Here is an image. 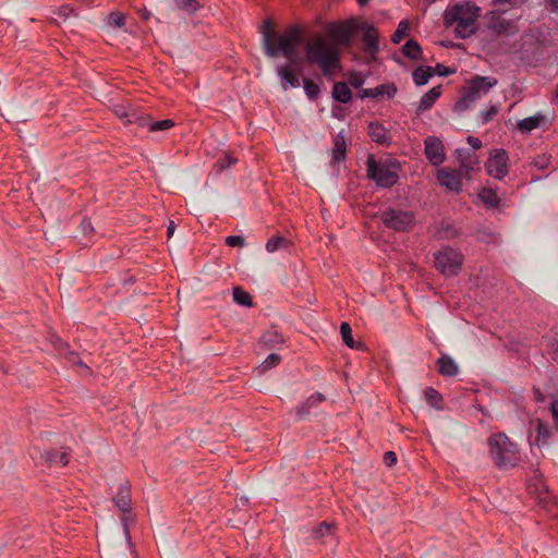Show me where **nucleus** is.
<instances>
[{
  "mask_svg": "<svg viewBox=\"0 0 558 558\" xmlns=\"http://www.w3.org/2000/svg\"><path fill=\"white\" fill-rule=\"evenodd\" d=\"M281 361L280 355L276 353H271L267 356V359L258 366V372L260 374L267 372L268 369L277 366Z\"/></svg>",
  "mask_w": 558,
  "mask_h": 558,
  "instance_id": "38",
  "label": "nucleus"
},
{
  "mask_svg": "<svg viewBox=\"0 0 558 558\" xmlns=\"http://www.w3.org/2000/svg\"><path fill=\"white\" fill-rule=\"evenodd\" d=\"M480 197L485 204H487L490 207H497L500 202L498 195L489 189H484L480 193Z\"/></svg>",
  "mask_w": 558,
  "mask_h": 558,
  "instance_id": "37",
  "label": "nucleus"
},
{
  "mask_svg": "<svg viewBox=\"0 0 558 558\" xmlns=\"http://www.w3.org/2000/svg\"><path fill=\"white\" fill-rule=\"evenodd\" d=\"M173 125L174 122L170 119L151 122L146 118L145 124L143 126H147L150 132H157L171 129Z\"/></svg>",
  "mask_w": 558,
  "mask_h": 558,
  "instance_id": "35",
  "label": "nucleus"
},
{
  "mask_svg": "<svg viewBox=\"0 0 558 558\" xmlns=\"http://www.w3.org/2000/svg\"><path fill=\"white\" fill-rule=\"evenodd\" d=\"M368 135L375 143L383 146H389L392 143V136L389 130L378 122H369Z\"/></svg>",
  "mask_w": 558,
  "mask_h": 558,
  "instance_id": "17",
  "label": "nucleus"
},
{
  "mask_svg": "<svg viewBox=\"0 0 558 558\" xmlns=\"http://www.w3.org/2000/svg\"><path fill=\"white\" fill-rule=\"evenodd\" d=\"M114 113L122 120H125V123H136L138 125H144L146 118L138 114L136 111H128L124 107L117 106L114 108Z\"/></svg>",
  "mask_w": 558,
  "mask_h": 558,
  "instance_id": "25",
  "label": "nucleus"
},
{
  "mask_svg": "<svg viewBox=\"0 0 558 558\" xmlns=\"http://www.w3.org/2000/svg\"><path fill=\"white\" fill-rule=\"evenodd\" d=\"M335 524L323 522L313 529V537L317 541L325 542L327 537H333Z\"/></svg>",
  "mask_w": 558,
  "mask_h": 558,
  "instance_id": "28",
  "label": "nucleus"
},
{
  "mask_svg": "<svg viewBox=\"0 0 558 558\" xmlns=\"http://www.w3.org/2000/svg\"><path fill=\"white\" fill-rule=\"evenodd\" d=\"M305 56L310 64L320 68L325 76H331L333 70L340 68V51L337 45L318 35L305 46Z\"/></svg>",
  "mask_w": 558,
  "mask_h": 558,
  "instance_id": "2",
  "label": "nucleus"
},
{
  "mask_svg": "<svg viewBox=\"0 0 558 558\" xmlns=\"http://www.w3.org/2000/svg\"><path fill=\"white\" fill-rule=\"evenodd\" d=\"M303 88L307 97L312 100L316 99L320 92L319 86L310 78L303 80Z\"/></svg>",
  "mask_w": 558,
  "mask_h": 558,
  "instance_id": "39",
  "label": "nucleus"
},
{
  "mask_svg": "<svg viewBox=\"0 0 558 558\" xmlns=\"http://www.w3.org/2000/svg\"><path fill=\"white\" fill-rule=\"evenodd\" d=\"M325 396L320 392H315L311 397L307 398L305 402H303L300 407L296 408V415L303 420L308 414H311L312 410L317 408L319 403L325 401Z\"/></svg>",
  "mask_w": 558,
  "mask_h": 558,
  "instance_id": "20",
  "label": "nucleus"
},
{
  "mask_svg": "<svg viewBox=\"0 0 558 558\" xmlns=\"http://www.w3.org/2000/svg\"><path fill=\"white\" fill-rule=\"evenodd\" d=\"M295 64L296 62H290L289 64L276 66V72L280 78V84L283 90H287L288 88H296L300 86V80L293 70Z\"/></svg>",
  "mask_w": 558,
  "mask_h": 558,
  "instance_id": "13",
  "label": "nucleus"
},
{
  "mask_svg": "<svg viewBox=\"0 0 558 558\" xmlns=\"http://www.w3.org/2000/svg\"><path fill=\"white\" fill-rule=\"evenodd\" d=\"M456 154L461 163V167L465 170H473L478 165L477 157L473 150L458 148Z\"/></svg>",
  "mask_w": 558,
  "mask_h": 558,
  "instance_id": "24",
  "label": "nucleus"
},
{
  "mask_svg": "<svg viewBox=\"0 0 558 558\" xmlns=\"http://www.w3.org/2000/svg\"><path fill=\"white\" fill-rule=\"evenodd\" d=\"M363 31V43L364 49L369 54H375L379 50L378 45V32L377 29L367 23H363L360 27Z\"/></svg>",
  "mask_w": 558,
  "mask_h": 558,
  "instance_id": "15",
  "label": "nucleus"
},
{
  "mask_svg": "<svg viewBox=\"0 0 558 558\" xmlns=\"http://www.w3.org/2000/svg\"><path fill=\"white\" fill-rule=\"evenodd\" d=\"M233 301L239 305L252 306L251 295L241 287H234L232 291Z\"/></svg>",
  "mask_w": 558,
  "mask_h": 558,
  "instance_id": "33",
  "label": "nucleus"
},
{
  "mask_svg": "<svg viewBox=\"0 0 558 558\" xmlns=\"http://www.w3.org/2000/svg\"><path fill=\"white\" fill-rule=\"evenodd\" d=\"M489 452L494 463L499 469L517 465L521 459L517 445L505 434H496L488 439Z\"/></svg>",
  "mask_w": 558,
  "mask_h": 558,
  "instance_id": "4",
  "label": "nucleus"
},
{
  "mask_svg": "<svg viewBox=\"0 0 558 558\" xmlns=\"http://www.w3.org/2000/svg\"><path fill=\"white\" fill-rule=\"evenodd\" d=\"M550 412L555 423L556 428L558 429V400H554L550 404Z\"/></svg>",
  "mask_w": 558,
  "mask_h": 558,
  "instance_id": "48",
  "label": "nucleus"
},
{
  "mask_svg": "<svg viewBox=\"0 0 558 558\" xmlns=\"http://www.w3.org/2000/svg\"><path fill=\"white\" fill-rule=\"evenodd\" d=\"M290 242L280 235L272 236L266 243V250L269 253H274L282 247H288Z\"/></svg>",
  "mask_w": 558,
  "mask_h": 558,
  "instance_id": "34",
  "label": "nucleus"
},
{
  "mask_svg": "<svg viewBox=\"0 0 558 558\" xmlns=\"http://www.w3.org/2000/svg\"><path fill=\"white\" fill-rule=\"evenodd\" d=\"M425 399L432 407H438L441 396L436 389L429 387L425 390Z\"/></svg>",
  "mask_w": 558,
  "mask_h": 558,
  "instance_id": "41",
  "label": "nucleus"
},
{
  "mask_svg": "<svg viewBox=\"0 0 558 558\" xmlns=\"http://www.w3.org/2000/svg\"><path fill=\"white\" fill-rule=\"evenodd\" d=\"M550 2L553 3V5H555L556 8H558V0H550Z\"/></svg>",
  "mask_w": 558,
  "mask_h": 558,
  "instance_id": "61",
  "label": "nucleus"
},
{
  "mask_svg": "<svg viewBox=\"0 0 558 558\" xmlns=\"http://www.w3.org/2000/svg\"><path fill=\"white\" fill-rule=\"evenodd\" d=\"M354 34V28L349 24H337L333 25L330 29V35L332 36V40L337 47L339 46H349Z\"/></svg>",
  "mask_w": 558,
  "mask_h": 558,
  "instance_id": "14",
  "label": "nucleus"
},
{
  "mask_svg": "<svg viewBox=\"0 0 558 558\" xmlns=\"http://www.w3.org/2000/svg\"><path fill=\"white\" fill-rule=\"evenodd\" d=\"M65 357L73 364H77V365H81V366H84V367H87L86 365H84L77 357V354L73 351H68L65 353Z\"/></svg>",
  "mask_w": 558,
  "mask_h": 558,
  "instance_id": "50",
  "label": "nucleus"
},
{
  "mask_svg": "<svg viewBox=\"0 0 558 558\" xmlns=\"http://www.w3.org/2000/svg\"><path fill=\"white\" fill-rule=\"evenodd\" d=\"M366 171L367 177L381 187H391L399 179L397 171L392 167L377 162L373 156L367 158Z\"/></svg>",
  "mask_w": 558,
  "mask_h": 558,
  "instance_id": "7",
  "label": "nucleus"
},
{
  "mask_svg": "<svg viewBox=\"0 0 558 558\" xmlns=\"http://www.w3.org/2000/svg\"><path fill=\"white\" fill-rule=\"evenodd\" d=\"M435 70H436L437 74L440 76H448V75L454 73V70L449 69L442 64H437Z\"/></svg>",
  "mask_w": 558,
  "mask_h": 558,
  "instance_id": "49",
  "label": "nucleus"
},
{
  "mask_svg": "<svg viewBox=\"0 0 558 558\" xmlns=\"http://www.w3.org/2000/svg\"><path fill=\"white\" fill-rule=\"evenodd\" d=\"M437 178L439 183L448 190L453 192H459L461 190L462 183L459 172L441 169L438 171Z\"/></svg>",
  "mask_w": 558,
  "mask_h": 558,
  "instance_id": "18",
  "label": "nucleus"
},
{
  "mask_svg": "<svg viewBox=\"0 0 558 558\" xmlns=\"http://www.w3.org/2000/svg\"><path fill=\"white\" fill-rule=\"evenodd\" d=\"M498 112L497 110V107L492 105L487 110L485 111H482L480 113V118H481V122L483 124H486L487 122H489L494 116H496Z\"/></svg>",
  "mask_w": 558,
  "mask_h": 558,
  "instance_id": "43",
  "label": "nucleus"
},
{
  "mask_svg": "<svg viewBox=\"0 0 558 558\" xmlns=\"http://www.w3.org/2000/svg\"><path fill=\"white\" fill-rule=\"evenodd\" d=\"M547 121V118L542 113L519 120L517 126L522 133H530L531 131L539 128Z\"/></svg>",
  "mask_w": 558,
  "mask_h": 558,
  "instance_id": "22",
  "label": "nucleus"
},
{
  "mask_svg": "<svg viewBox=\"0 0 558 558\" xmlns=\"http://www.w3.org/2000/svg\"><path fill=\"white\" fill-rule=\"evenodd\" d=\"M409 28H410L409 22L405 20L401 21L391 37L392 43H395V44L400 43L401 39L407 36Z\"/></svg>",
  "mask_w": 558,
  "mask_h": 558,
  "instance_id": "40",
  "label": "nucleus"
},
{
  "mask_svg": "<svg viewBox=\"0 0 558 558\" xmlns=\"http://www.w3.org/2000/svg\"><path fill=\"white\" fill-rule=\"evenodd\" d=\"M340 332H341V337H342V340L343 342L351 349L353 348H359L360 345H356L355 344V341L352 337V329H351V326L349 323H342L340 325Z\"/></svg>",
  "mask_w": 558,
  "mask_h": 558,
  "instance_id": "36",
  "label": "nucleus"
},
{
  "mask_svg": "<svg viewBox=\"0 0 558 558\" xmlns=\"http://www.w3.org/2000/svg\"><path fill=\"white\" fill-rule=\"evenodd\" d=\"M463 255L457 250L446 246L435 254V267L445 277H454L461 270Z\"/></svg>",
  "mask_w": 558,
  "mask_h": 558,
  "instance_id": "6",
  "label": "nucleus"
},
{
  "mask_svg": "<svg viewBox=\"0 0 558 558\" xmlns=\"http://www.w3.org/2000/svg\"><path fill=\"white\" fill-rule=\"evenodd\" d=\"M481 9L471 1L457 3L449 7L444 13L446 26L454 27V34L458 38L465 39L473 35L477 29V19Z\"/></svg>",
  "mask_w": 558,
  "mask_h": 558,
  "instance_id": "3",
  "label": "nucleus"
},
{
  "mask_svg": "<svg viewBox=\"0 0 558 558\" xmlns=\"http://www.w3.org/2000/svg\"><path fill=\"white\" fill-rule=\"evenodd\" d=\"M433 74L434 72L432 66H418L413 71L412 77L417 86H423L427 84L428 80L433 76Z\"/></svg>",
  "mask_w": 558,
  "mask_h": 558,
  "instance_id": "31",
  "label": "nucleus"
},
{
  "mask_svg": "<svg viewBox=\"0 0 558 558\" xmlns=\"http://www.w3.org/2000/svg\"><path fill=\"white\" fill-rule=\"evenodd\" d=\"M180 5L187 11H196L198 8V4L195 0H182Z\"/></svg>",
  "mask_w": 558,
  "mask_h": 558,
  "instance_id": "47",
  "label": "nucleus"
},
{
  "mask_svg": "<svg viewBox=\"0 0 558 558\" xmlns=\"http://www.w3.org/2000/svg\"><path fill=\"white\" fill-rule=\"evenodd\" d=\"M369 0H357L361 5H365Z\"/></svg>",
  "mask_w": 558,
  "mask_h": 558,
  "instance_id": "60",
  "label": "nucleus"
},
{
  "mask_svg": "<svg viewBox=\"0 0 558 558\" xmlns=\"http://www.w3.org/2000/svg\"><path fill=\"white\" fill-rule=\"evenodd\" d=\"M384 462L387 466H392L397 462V456L393 451H387L384 454Z\"/></svg>",
  "mask_w": 558,
  "mask_h": 558,
  "instance_id": "46",
  "label": "nucleus"
},
{
  "mask_svg": "<svg viewBox=\"0 0 558 558\" xmlns=\"http://www.w3.org/2000/svg\"><path fill=\"white\" fill-rule=\"evenodd\" d=\"M497 83L498 81L495 77L475 75L464 87L463 96L456 104V110H466L472 102L485 96Z\"/></svg>",
  "mask_w": 558,
  "mask_h": 558,
  "instance_id": "5",
  "label": "nucleus"
},
{
  "mask_svg": "<svg viewBox=\"0 0 558 558\" xmlns=\"http://www.w3.org/2000/svg\"><path fill=\"white\" fill-rule=\"evenodd\" d=\"M236 162V159L234 157H232L231 155L229 154H225L218 161H217V167L220 169V170H223L226 168H229L230 166L234 165Z\"/></svg>",
  "mask_w": 558,
  "mask_h": 558,
  "instance_id": "44",
  "label": "nucleus"
},
{
  "mask_svg": "<svg viewBox=\"0 0 558 558\" xmlns=\"http://www.w3.org/2000/svg\"><path fill=\"white\" fill-rule=\"evenodd\" d=\"M437 366H438V372L442 376H447V377L456 376L459 372V367H458L457 363L449 355H446V354H442L437 360Z\"/></svg>",
  "mask_w": 558,
  "mask_h": 558,
  "instance_id": "23",
  "label": "nucleus"
},
{
  "mask_svg": "<svg viewBox=\"0 0 558 558\" xmlns=\"http://www.w3.org/2000/svg\"><path fill=\"white\" fill-rule=\"evenodd\" d=\"M72 12H73V10H72V9H70V8H63V9L61 10V14H62V15H64V16H68V14H69V13H72Z\"/></svg>",
  "mask_w": 558,
  "mask_h": 558,
  "instance_id": "59",
  "label": "nucleus"
},
{
  "mask_svg": "<svg viewBox=\"0 0 558 558\" xmlns=\"http://www.w3.org/2000/svg\"><path fill=\"white\" fill-rule=\"evenodd\" d=\"M468 143L472 146V148L475 150V149H478L481 148L482 146V142L480 138L477 137H474V136H468L466 138Z\"/></svg>",
  "mask_w": 558,
  "mask_h": 558,
  "instance_id": "52",
  "label": "nucleus"
},
{
  "mask_svg": "<svg viewBox=\"0 0 558 558\" xmlns=\"http://www.w3.org/2000/svg\"><path fill=\"white\" fill-rule=\"evenodd\" d=\"M556 98L558 100V85L556 86Z\"/></svg>",
  "mask_w": 558,
  "mask_h": 558,
  "instance_id": "62",
  "label": "nucleus"
},
{
  "mask_svg": "<svg viewBox=\"0 0 558 558\" xmlns=\"http://www.w3.org/2000/svg\"><path fill=\"white\" fill-rule=\"evenodd\" d=\"M425 156L434 166H439L444 162V145L439 138L429 136L425 140Z\"/></svg>",
  "mask_w": 558,
  "mask_h": 558,
  "instance_id": "11",
  "label": "nucleus"
},
{
  "mask_svg": "<svg viewBox=\"0 0 558 558\" xmlns=\"http://www.w3.org/2000/svg\"><path fill=\"white\" fill-rule=\"evenodd\" d=\"M113 501L117 508L123 512L129 513L131 509V485L129 482H124L120 485L118 493L113 497ZM129 521L130 517L128 514H123L121 518V522L124 529V533L129 535Z\"/></svg>",
  "mask_w": 558,
  "mask_h": 558,
  "instance_id": "10",
  "label": "nucleus"
},
{
  "mask_svg": "<svg viewBox=\"0 0 558 558\" xmlns=\"http://www.w3.org/2000/svg\"><path fill=\"white\" fill-rule=\"evenodd\" d=\"M347 142L343 131L339 132L335 137V146L332 149V163L339 162L345 158Z\"/></svg>",
  "mask_w": 558,
  "mask_h": 558,
  "instance_id": "27",
  "label": "nucleus"
},
{
  "mask_svg": "<svg viewBox=\"0 0 558 558\" xmlns=\"http://www.w3.org/2000/svg\"><path fill=\"white\" fill-rule=\"evenodd\" d=\"M283 336L275 329L266 331L260 338V342L268 349H272L277 344L283 343Z\"/></svg>",
  "mask_w": 558,
  "mask_h": 558,
  "instance_id": "30",
  "label": "nucleus"
},
{
  "mask_svg": "<svg viewBox=\"0 0 558 558\" xmlns=\"http://www.w3.org/2000/svg\"><path fill=\"white\" fill-rule=\"evenodd\" d=\"M530 425L531 429L536 433L535 437L531 440V445L537 446L538 448L547 446L551 437V430L548 424L541 418H533Z\"/></svg>",
  "mask_w": 558,
  "mask_h": 558,
  "instance_id": "12",
  "label": "nucleus"
},
{
  "mask_svg": "<svg viewBox=\"0 0 558 558\" xmlns=\"http://www.w3.org/2000/svg\"><path fill=\"white\" fill-rule=\"evenodd\" d=\"M496 4H510V5H518L523 2V0H494Z\"/></svg>",
  "mask_w": 558,
  "mask_h": 558,
  "instance_id": "55",
  "label": "nucleus"
},
{
  "mask_svg": "<svg viewBox=\"0 0 558 558\" xmlns=\"http://www.w3.org/2000/svg\"><path fill=\"white\" fill-rule=\"evenodd\" d=\"M174 229H175L174 222L170 221L168 229H167L168 238H171L173 235Z\"/></svg>",
  "mask_w": 558,
  "mask_h": 558,
  "instance_id": "57",
  "label": "nucleus"
},
{
  "mask_svg": "<svg viewBox=\"0 0 558 558\" xmlns=\"http://www.w3.org/2000/svg\"><path fill=\"white\" fill-rule=\"evenodd\" d=\"M397 93V87L395 84H383L374 88H365L361 90V98H378L387 96L388 98H392Z\"/></svg>",
  "mask_w": 558,
  "mask_h": 558,
  "instance_id": "19",
  "label": "nucleus"
},
{
  "mask_svg": "<svg viewBox=\"0 0 558 558\" xmlns=\"http://www.w3.org/2000/svg\"><path fill=\"white\" fill-rule=\"evenodd\" d=\"M108 23L113 27L120 28L125 24V16L122 13L112 12L109 15Z\"/></svg>",
  "mask_w": 558,
  "mask_h": 558,
  "instance_id": "42",
  "label": "nucleus"
},
{
  "mask_svg": "<svg viewBox=\"0 0 558 558\" xmlns=\"http://www.w3.org/2000/svg\"><path fill=\"white\" fill-rule=\"evenodd\" d=\"M350 83L353 87L355 88H359L363 85L364 83V78L360 75H354L351 80H350Z\"/></svg>",
  "mask_w": 558,
  "mask_h": 558,
  "instance_id": "54",
  "label": "nucleus"
},
{
  "mask_svg": "<svg viewBox=\"0 0 558 558\" xmlns=\"http://www.w3.org/2000/svg\"><path fill=\"white\" fill-rule=\"evenodd\" d=\"M402 52L405 57L417 60L421 54V46L414 39H409L402 47Z\"/></svg>",
  "mask_w": 558,
  "mask_h": 558,
  "instance_id": "32",
  "label": "nucleus"
},
{
  "mask_svg": "<svg viewBox=\"0 0 558 558\" xmlns=\"http://www.w3.org/2000/svg\"><path fill=\"white\" fill-rule=\"evenodd\" d=\"M226 244L232 247H243L245 245V240L241 235H229L226 238Z\"/></svg>",
  "mask_w": 558,
  "mask_h": 558,
  "instance_id": "45",
  "label": "nucleus"
},
{
  "mask_svg": "<svg viewBox=\"0 0 558 558\" xmlns=\"http://www.w3.org/2000/svg\"><path fill=\"white\" fill-rule=\"evenodd\" d=\"M534 395H535V399H536L538 402H543V401H544V397H543L542 392H541L538 389H535V390H534Z\"/></svg>",
  "mask_w": 558,
  "mask_h": 558,
  "instance_id": "58",
  "label": "nucleus"
},
{
  "mask_svg": "<svg viewBox=\"0 0 558 558\" xmlns=\"http://www.w3.org/2000/svg\"><path fill=\"white\" fill-rule=\"evenodd\" d=\"M40 457L48 465H65L69 462L66 451L48 450L40 453Z\"/></svg>",
  "mask_w": 558,
  "mask_h": 558,
  "instance_id": "26",
  "label": "nucleus"
},
{
  "mask_svg": "<svg viewBox=\"0 0 558 558\" xmlns=\"http://www.w3.org/2000/svg\"><path fill=\"white\" fill-rule=\"evenodd\" d=\"M477 238L481 240V241H485V242H496V236L494 234H488L486 232H480L477 234Z\"/></svg>",
  "mask_w": 558,
  "mask_h": 558,
  "instance_id": "53",
  "label": "nucleus"
},
{
  "mask_svg": "<svg viewBox=\"0 0 558 558\" xmlns=\"http://www.w3.org/2000/svg\"><path fill=\"white\" fill-rule=\"evenodd\" d=\"M81 229L84 234H89L94 231V227L89 220L84 219L81 223Z\"/></svg>",
  "mask_w": 558,
  "mask_h": 558,
  "instance_id": "51",
  "label": "nucleus"
},
{
  "mask_svg": "<svg viewBox=\"0 0 558 558\" xmlns=\"http://www.w3.org/2000/svg\"><path fill=\"white\" fill-rule=\"evenodd\" d=\"M534 165L537 167V168H545L546 167V158L543 157V158H538L535 160Z\"/></svg>",
  "mask_w": 558,
  "mask_h": 558,
  "instance_id": "56",
  "label": "nucleus"
},
{
  "mask_svg": "<svg viewBox=\"0 0 558 558\" xmlns=\"http://www.w3.org/2000/svg\"><path fill=\"white\" fill-rule=\"evenodd\" d=\"M381 220L387 228L395 231H409L414 225L412 211L388 208L381 214Z\"/></svg>",
  "mask_w": 558,
  "mask_h": 558,
  "instance_id": "8",
  "label": "nucleus"
},
{
  "mask_svg": "<svg viewBox=\"0 0 558 558\" xmlns=\"http://www.w3.org/2000/svg\"><path fill=\"white\" fill-rule=\"evenodd\" d=\"M508 154L505 149H496L485 165L487 173L498 180L504 179L508 173Z\"/></svg>",
  "mask_w": 558,
  "mask_h": 558,
  "instance_id": "9",
  "label": "nucleus"
},
{
  "mask_svg": "<svg viewBox=\"0 0 558 558\" xmlns=\"http://www.w3.org/2000/svg\"><path fill=\"white\" fill-rule=\"evenodd\" d=\"M332 96L339 102L348 104L352 98V93L345 83L338 82L333 85Z\"/></svg>",
  "mask_w": 558,
  "mask_h": 558,
  "instance_id": "29",
  "label": "nucleus"
},
{
  "mask_svg": "<svg viewBox=\"0 0 558 558\" xmlns=\"http://www.w3.org/2000/svg\"><path fill=\"white\" fill-rule=\"evenodd\" d=\"M440 94H441L440 86L433 87L426 94H424L420 100L418 106H417L416 114L418 116V114L423 113L424 111L429 110L434 106L435 101L439 98Z\"/></svg>",
  "mask_w": 558,
  "mask_h": 558,
  "instance_id": "21",
  "label": "nucleus"
},
{
  "mask_svg": "<svg viewBox=\"0 0 558 558\" xmlns=\"http://www.w3.org/2000/svg\"><path fill=\"white\" fill-rule=\"evenodd\" d=\"M488 28L492 29L497 35L509 36L517 33L514 24L500 15H494L489 20Z\"/></svg>",
  "mask_w": 558,
  "mask_h": 558,
  "instance_id": "16",
  "label": "nucleus"
},
{
  "mask_svg": "<svg viewBox=\"0 0 558 558\" xmlns=\"http://www.w3.org/2000/svg\"><path fill=\"white\" fill-rule=\"evenodd\" d=\"M264 51L269 58L283 56L289 62L295 63L299 47L303 43L302 31L299 26H291L283 33L274 31L270 20H265L260 29Z\"/></svg>",
  "mask_w": 558,
  "mask_h": 558,
  "instance_id": "1",
  "label": "nucleus"
}]
</instances>
